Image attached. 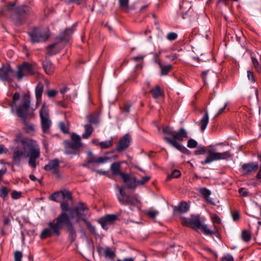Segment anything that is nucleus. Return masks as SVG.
Masks as SVG:
<instances>
[{
  "label": "nucleus",
  "instance_id": "obj_1",
  "mask_svg": "<svg viewBox=\"0 0 261 261\" xmlns=\"http://www.w3.org/2000/svg\"><path fill=\"white\" fill-rule=\"evenodd\" d=\"M163 132L172 137H164V139L167 143L182 152L188 151L186 147L178 142H182L185 138H188L187 132L185 128H180L178 131H175L172 127L167 126L163 128Z\"/></svg>",
  "mask_w": 261,
  "mask_h": 261
},
{
  "label": "nucleus",
  "instance_id": "obj_2",
  "mask_svg": "<svg viewBox=\"0 0 261 261\" xmlns=\"http://www.w3.org/2000/svg\"><path fill=\"white\" fill-rule=\"evenodd\" d=\"M71 223L67 214L62 212L56 220L48 223V228L43 230L40 234V238L44 239L50 237L53 234L59 236L60 234V230L63 226L65 225L68 227Z\"/></svg>",
  "mask_w": 261,
  "mask_h": 261
},
{
  "label": "nucleus",
  "instance_id": "obj_3",
  "mask_svg": "<svg viewBox=\"0 0 261 261\" xmlns=\"http://www.w3.org/2000/svg\"><path fill=\"white\" fill-rule=\"evenodd\" d=\"M30 106V96L24 95L23 97L22 103L19 106L16 112L17 116L22 120L27 131L33 132L35 130L34 125L27 121L32 118L29 114Z\"/></svg>",
  "mask_w": 261,
  "mask_h": 261
},
{
  "label": "nucleus",
  "instance_id": "obj_4",
  "mask_svg": "<svg viewBox=\"0 0 261 261\" xmlns=\"http://www.w3.org/2000/svg\"><path fill=\"white\" fill-rule=\"evenodd\" d=\"M29 34L32 43L45 41L49 37L48 30L44 28H35Z\"/></svg>",
  "mask_w": 261,
  "mask_h": 261
},
{
  "label": "nucleus",
  "instance_id": "obj_5",
  "mask_svg": "<svg viewBox=\"0 0 261 261\" xmlns=\"http://www.w3.org/2000/svg\"><path fill=\"white\" fill-rule=\"evenodd\" d=\"M207 156L205 160L201 162L202 165L208 164L217 160H225L230 156V153L228 151L217 152L214 149L207 150Z\"/></svg>",
  "mask_w": 261,
  "mask_h": 261
},
{
  "label": "nucleus",
  "instance_id": "obj_6",
  "mask_svg": "<svg viewBox=\"0 0 261 261\" xmlns=\"http://www.w3.org/2000/svg\"><path fill=\"white\" fill-rule=\"evenodd\" d=\"M36 66L35 65L30 64L28 62H23L18 66L16 72V76L18 80H21L23 77L32 75L35 73Z\"/></svg>",
  "mask_w": 261,
  "mask_h": 261
},
{
  "label": "nucleus",
  "instance_id": "obj_7",
  "mask_svg": "<svg viewBox=\"0 0 261 261\" xmlns=\"http://www.w3.org/2000/svg\"><path fill=\"white\" fill-rule=\"evenodd\" d=\"M71 141L66 142V151L67 154H75L76 151L82 146L81 139L80 136L72 133L71 135Z\"/></svg>",
  "mask_w": 261,
  "mask_h": 261
},
{
  "label": "nucleus",
  "instance_id": "obj_8",
  "mask_svg": "<svg viewBox=\"0 0 261 261\" xmlns=\"http://www.w3.org/2000/svg\"><path fill=\"white\" fill-rule=\"evenodd\" d=\"M48 109L43 105L40 111V116L41 118V123L42 132L44 134L48 133L49 129L51 125V120L49 118Z\"/></svg>",
  "mask_w": 261,
  "mask_h": 261
},
{
  "label": "nucleus",
  "instance_id": "obj_9",
  "mask_svg": "<svg viewBox=\"0 0 261 261\" xmlns=\"http://www.w3.org/2000/svg\"><path fill=\"white\" fill-rule=\"evenodd\" d=\"M15 75L16 76V72L9 65H3L0 68V79L3 81L11 82Z\"/></svg>",
  "mask_w": 261,
  "mask_h": 261
},
{
  "label": "nucleus",
  "instance_id": "obj_10",
  "mask_svg": "<svg viewBox=\"0 0 261 261\" xmlns=\"http://www.w3.org/2000/svg\"><path fill=\"white\" fill-rule=\"evenodd\" d=\"M118 200L121 204L129 205L131 210L134 206H139V201L136 196L127 195L125 199L118 196Z\"/></svg>",
  "mask_w": 261,
  "mask_h": 261
},
{
  "label": "nucleus",
  "instance_id": "obj_11",
  "mask_svg": "<svg viewBox=\"0 0 261 261\" xmlns=\"http://www.w3.org/2000/svg\"><path fill=\"white\" fill-rule=\"evenodd\" d=\"M117 215L115 214L107 215L99 220V223L103 229L107 230L109 228V226L113 224L117 219Z\"/></svg>",
  "mask_w": 261,
  "mask_h": 261
},
{
  "label": "nucleus",
  "instance_id": "obj_12",
  "mask_svg": "<svg viewBox=\"0 0 261 261\" xmlns=\"http://www.w3.org/2000/svg\"><path fill=\"white\" fill-rule=\"evenodd\" d=\"M88 155V163H92L97 165H100L106 163L111 158H109L106 156H95L93 155L91 151H89L87 153Z\"/></svg>",
  "mask_w": 261,
  "mask_h": 261
},
{
  "label": "nucleus",
  "instance_id": "obj_13",
  "mask_svg": "<svg viewBox=\"0 0 261 261\" xmlns=\"http://www.w3.org/2000/svg\"><path fill=\"white\" fill-rule=\"evenodd\" d=\"M130 139V137L128 134L124 135L119 140L116 146V150L118 152L125 150L129 146Z\"/></svg>",
  "mask_w": 261,
  "mask_h": 261
},
{
  "label": "nucleus",
  "instance_id": "obj_14",
  "mask_svg": "<svg viewBox=\"0 0 261 261\" xmlns=\"http://www.w3.org/2000/svg\"><path fill=\"white\" fill-rule=\"evenodd\" d=\"M111 170L114 175H120L123 181H126L128 177V174L121 172L120 171V163H114L111 166Z\"/></svg>",
  "mask_w": 261,
  "mask_h": 261
},
{
  "label": "nucleus",
  "instance_id": "obj_15",
  "mask_svg": "<svg viewBox=\"0 0 261 261\" xmlns=\"http://www.w3.org/2000/svg\"><path fill=\"white\" fill-rule=\"evenodd\" d=\"M25 157V152L22 150H17L13 153V163L15 165L19 166L20 165L21 160Z\"/></svg>",
  "mask_w": 261,
  "mask_h": 261
},
{
  "label": "nucleus",
  "instance_id": "obj_16",
  "mask_svg": "<svg viewBox=\"0 0 261 261\" xmlns=\"http://www.w3.org/2000/svg\"><path fill=\"white\" fill-rule=\"evenodd\" d=\"M76 24L73 25L72 28L66 29L64 32L61 33L59 36V39L61 41L67 42L69 41L70 36L73 32V28L76 26Z\"/></svg>",
  "mask_w": 261,
  "mask_h": 261
},
{
  "label": "nucleus",
  "instance_id": "obj_17",
  "mask_svg": "<svg viewBox=\"0 0 261 261\" xmlns=\"http://www.w3.org/2000/svg\"><path fill=\"white\" fill-rule=\"evenodd\" d=\"M43 91V84L41 82L38 83L35 88V96L36 98L37 105H39L41 102V97Z\"/></svg>",
  "mask_w": 261,
  "mask_h": 261
},
{
  "label": "nucleus",
  "instance_id": "obj_18",
  "mask_svg": "<svg viewBox=\"0 0 261 261\" xmlns=\"http://www.w3.org/2000/svg\"><path fill=\"white\" fill-rule=\"evenodd\" d=\"M59 161L56 159L49 162L48 164L46 165L44 169L46 171H53L54 172H56L59 166Z\"/></svg>",
  "mask_w": 261,
  "mask_h": 261
},
{
  "label": "nucleus",
  "instance_id": "obj_19",
  "mask_svg": "<svg viewBox=\"0 0 261 261\" xmlns=\"http://www.w3.org/2000/svg\"><path fill=\"white\" fill-rule=\"evenodd\" d=\"M123 182L126 184V186L128 189H135L137 186H139V184H138V179H137L136 177L133 176H130L128 174L126 181Z\"/></svg>",
  "mask_w": 261,
  "mask_h": 261
},
{
  "label": "nucleus",
  "instance_id": "obj_20",
  "mask_svg": "<svg viewBox=\"0 0 261 261\" xmlns=\"http://www.w3.org/2000/svg\"><path fill=\"white\" fill-rule=\"evenodd\" d=\"M191 227L193 229L197 230L200 228L202 225L200 218L198 216H192L191 217Z\"/></svg>",
  "mask_w": 261,
  "mask_h": 261
},
{
  "label": "nucleus",
  "instance_id": "obj_21",
  "mask_svg": "<svg viewBox=\"0 0 261 261\" xmlns=\"http://www.w3.org/2000/svg\"><path fill=\"white\" fill-rule=\"evenodd\" d=\"M258 164L255 163L245 164L242 165V169L247 173H250L256 170Z\"/></svg>",
  "mask_w": 261,
  "mask_h": 261
},
{
  "label": "nucleus",
  "instance_id": "obj_22",
  "mask_svg": "<svg viewBox=\"0 0 261 261\" xmlns=\"http://www.w3.org/2000/svg\"><path fill=\"white\" fill-rule=\"evenodd\" d=\"M43 67L47 74H51L55 69L54 65L49 60H45L43 62Z\"/></svg>",
  "mask_w": 261,
  "mask_h": 261
},
{
  "label": "nucleus",
  "instance_id": "obj_23",
  "mask_svg": "<svg viewBox=\"0 0 261 261\" xmlns=\"http://www.w3.org/2000/svg\"><path fill=\"white\" fill-rule=\"evenodd\" d=\"M189 210V205L186 202H180L174 210L179 214H182L187 212Z\"/></svg>",
  "mask_w": 261,
  "mask_h": 261
},
{
  "label": "nucleus",
  "instance_id": "obj_24",
  "mask_svg": "<svg viewBox=\"0 0 261 261\" xmlns=\"http://www.w3.org/2000/svg\"><path fill=\"white\" fill-rule=\"evenodd\" d=\"M75 210L76 211L77 215L80 217H82L87 215L85 212H87L88 208L87 206L83 203H80L79 205L75 207Z\"/></svg>",
  "mask_w": 261,
  "mask_h": 261
},
{
  "label": "nucleus",
  "instance_id": "obj_25",
  "mask_svg": "<svg viewBox=\"0 0 261 261\" xmlns=\"http://www.w3.org/2000/svg\"><path fill=\"white\" fill-rule=\"evenodd\" d=\"M209 121V116L207 111H205L204 116L200 120L199 123L200 124V129L201 131H204Z\"/></svg>",
  "mask_w": 261,
  "mask_h": 261
},
{
  "label": "nucleus",
  "instance_id": "obj_26",
  "mask_svg": "<svg viewBox=\"0 0 261 261\" xmlns=\"http://www.w3.org/2000/svg\"><path fill=\"white\" fill-rule=\"evenodd\" d=\"M113 137H111L109 140L97 142L96 146L100 147L101 149L109 148L113 145Z\"/></svg>",
  "mask_w": 261,
  "mask_h": 261
},
{
  "label": "nucleus",
  "instance_id": "obj_27",
  "mask_svg": "<svg viewBox=\"0 0 261 261\" xmlns=\"http://www.w3.org/2000/svg\"><path fill=\"white\" fill-rule=\"evenodd\" d=\"M150 93L155 99H157L163 94V92L161 91L160 86L158 85L152 88L150 90Z\"/></svg>",
  "mask_w": 261,
  "mask_h": 261
},
{
  "label": "nucleus",
  "instance_id": "obj_28",
  "mask_svg": "<svg viewBox=\"0 0 261 261\" xmlns=\"http://www.w3.org/2000/svg\"><path fill=\"white\" fill-rule=\"evenodd\" d=\"M31 13V9L27 6H23L18 8L17 14L18 16L30 14Z\"/></svg>",
  "mask_w": 261,
  "mask_h": 261
},
{
  "label": "nucleus",
  "instance_id": "obj_29",
  "mask_svg": "<svg viewBox=\"0 0 261 261\" xmlns=\"http://www.w3.org/2000/svg\"><path fill=\"white\" fill-rule=\"evenodd\" d=\"M199 192L203 195L205 199L209 203H212V200L210 198V196L211 194V191L205 188H201L199 190Z\"/></svg>",
  "mask_w": 261,
  "mask_h": 261
},
{
  "label": "nucleus",
  "instance_id": "obj_30",
  "mask_svg": "<svg viewBox=\"0 0 261 261\" xmlns=\"http://www.w3.org/2000/svg\"><path fill=\"white\" fill-rule=\"evenodd\" d=\"M85 132L82 135L84 139H88L91 135L93 131V128L91 124H86L84 126Z\"/></svg>",
  "mask_w": 261,
  "mask_h": 261
},
{
  "label": "nucleus",
  "instance_id": "obj_31",
  "mask_svg": "<svg viewBox=\"0 0 261 261\" xmlns=\"http://www.w3.org/2000/svg\"><path fill=\"white\" fill-rule=\"evenodd\" d=\"M160 67L161 69V75H165L171 70L172 66L171 64H168L163 66L162 64L159 63Z\"/></svg>",
  "mask_w": 261,
  "mask_h": 261
},
{
  "label": "nucleus",
  "instance_id": "obj_32",
  "mask_svg": "<svg viewBox=\"0 0 261 261\" xmlns=\"http://www.w3.org/2000/svg\"><path fill=\"white\" fill-rule=\"evenodd\" d=\"M20 98V94L18 92H15L12 98V101L11 102H10L9 106L11 108V112L12 113L14 111V108L15 107V102L18 100Z\"/></svg>",
  "mask_w": 261,
  "mask_h": 261
},
{
  "label": "nucleus",
  "instance_id": "obj_33",
  "mask_svg": "<svg viewBox=\"0 0 261 261\" xmlns=\"http://www.w3.org/2000/svg\"><path fill=\"white\" fill-rule=\"evenodd\" d=\"M39 150L36 148H31L28 154V156H29L30 158H32L33 159H38L39 157Z\"/></svg>",
  "mask_w": 261,
  "mask_h": 261
},
{
  "label": "nucleus",
  "instance_id": "obj_34",
  "mask_svg": "<svg viewBox=\"0 0 261 261\" xmlns=\"http://www.w3.org/2000/svg\"><path fill=\"white\" fill-rule=\"evenodd\" d=\"M87 119L89 123L96 124L99 122V116L97 115L91 114L87 117Z\"/></svg>",
  "mask_w": 261,
  "mask_h": 261
},
{
  "label": "nucleus",
  "instance_id": "obj_35",
  "mask_svg": "<svg viewBox=\"0 0 261 261\" xmlns=\"http://www.w3.org/2000/svg\"><path fill=\"white\" fill-rule=\"evenodd\" d=\"M200 228H201L203 231V232L207 235H211L212 234H215L217 232V230L216 229H215L214 230H210L207 226L205 224H202Z\"/></svg>",
  "mask_w": 261,
  "mask_h": 261
},
{
  "label": "nucleus",
  "instance_id": "obj_36",
  "mask_svg": "<svg viewBox=\"0 0 261 261\" xmlns=\"http://www.w3.org/2000/svg\"><path fill=\"white\" fill-rule=\"evenodd\" d=\"M67 228H68V231L69 233V237L71 238L72 241H73L75 239V238L76 236V232L73 228L72 223L70 224V225H69Z\"/></svg>",
  "mask_w": 261,
  "mask_h": 261
},
{
  "label": "nucleus",
  "instance_id": "obj_37",
  "mask_svg": "<svg viewBox=\"0 0 261 261\" xmlns=\"http://www.w3.org/2000/svg\"><path fill=\"white\" fill-rule=\"evenodd\" d=\"M119 5L121 9L127 11L128 9L129 0H119Z\"/></svg>",
  "mask_w": 261,
  "mask_h": 261
},
{
  "label": "nucleus",
  "instance_id": "obj_38",
  "mask_svg": "<svg viewBox=\"0 0 261 261\" xmlns=\"http://www.w3.org/2000/svg\"><path fill=\"white\" fill-rule=\"evenodd\" d=\"M57 43H54L49 45L47 47V54L49 56H52L58 53L57 50L54 49Z\"/></svg>",
  "mask_w": 261,
  "mask_h": 261
},
{
  "label": "nucleus",
  "instance_id": "obj_39",
  "mask_svg": "<svg viewBox=\"0 0 261 261\" xmlns=\"http://www.w3.org/2000/svg\"><path fill=\"white\" fill-rule=\"evenodd\" d=\"M242 238L244 242H248L250 240L251 234L246 230H243L242 232Z\"/></svg>",
  "mask_w": 261,
  "mask_h": 261
},
{
  "label": "nucleus",
  "instance_id": "obj_40",
  "mask_svg": "<svg viewBox=\"0 0 261 261\" xmlns=\"http://www.w3.org/2000/svg\"><path fill=\"white\" fill-rule=\"evenodd\" d=\"M181 173L178 170H174L171 175H168L167 180H169L172 178H178L180 176Z\"/></svg>",
  "mask_w": 261,
  "mask_h": 261
},
{
  "label": "nucleus",
  "instance_id": "obj_41",
  "mask_svg": "<svg viewBox=\"0 0 261 261\" xmlns=\"http://www.w3.org/2000/svg\"><path fill=\"white\" fill-rule=\"evenodd\" d=\"M60 193L64 199H67V200L72 199V195L69 191L66 190H64L63 191H61Z\"/></svg>",
  "mask_w": 261,
  "mask_h": 261
},
{
  "label": "nucleus",
  "instance_id": "obj_42",
  "mask_svg": "<svg viewBox=\"0 0 261 261\" xmlns=\"http://www.w3.org/2000/svg\"><path fill=\"white\" fill-rule=\"evenodd\" d=\"M106 256L109 257L111 258H113L115 256V253L110 248L107 247L105 250Z\"/></svg>",
  "mask_w": 261,
  "mask_h": 261
},
{
  "label": "nucleus",
  "instance_id": "obj_43",
  "mask_svg": "<svg viewBox=\"0 0 261 261\" xmlns=\"http://www.w3.org/2000/svg\"><path fill=\"white\" fill-rule=\"evenodd\" d=\"M58 93V91L55 90H48L45 92V94L47 95L49 98H53L55 97Z\"/></svg>",
  "mask_w": 261,
  "mask_h": 261
},
{
  "label": "nucleus",
  "instance_id": "obj_44",
  "mask_svg": "<svg viewBox=\"0 0 261 261\" xmlns=\"http://www.w3.org/2000/svg\"><path fill=\"white\" fill-rule=\"evenodd\" d=\"M166 38L169 41H173L177 38V34L174 32H170L167 34Z\"/></svg>",
  "mask_w": 261,
  "mask_h": 261
},
{
  "label": "nucleus",
  "instance_id": "obj_45",
  "mask_svg": "<svg viewBox=\"0 0 261 261\" xmlns=\"http://www.w3.org/2000/svg\"><path fill=\"white\" fill-rule=\"evenodd\" d=\"M61 195L60 192H56L51 195L50 199L54 201H58L59 196Z\"/></svg>",
  "mask_w": 261,
  "mask_h": 261
},
{
  "label": "nucleus",
  "instance_id": "obj_46",
  "mask_svg": "<svg viewBox=\"0 0 261 261\" xmlns=\"http://www.w3.org/2000/svg\"><path fill=\"white\" fill-rule=\"evenodd\" d=\"M150 179V176L146 175L142 177L141 180H138V184L139 185H143Z\"/></svg>",
  "mask_w": 261,
  "mask_h": 261
},
{
  "label": "nucleus",
  "instance_id": "obj_47",
  "mask_svg": "<svg viewBox=\"0 0 261 261\" xmlns=\"http://www.w3.org/2000/svg\"><path fill=\"white\" fill-rule=\"evenodd\" d=\"M197 142L195 140L192 139H190L188 140L187 143V146L189 148H195L197 146Z\"/></svg>",
  "mask_w": 261,
  "mask_h": 261
},
{
  "label": "nucleus",
  "instance_id": "obj_48",
  "mask_svg": "<svg viewBox=\"0 0 261 261\" xmlns=\"http://www.w3.org/2000/svg\"><path fill=\"white\" fill-rule=\"evenodd\" d=\"M82 220L85 222L88 228L91 232H94L95 231V227L93 225H92L89 221H87L85 219L82 218Z\"/></svg>",
  "mask_w": 261,
  "mask_h": 261
},
{
  "label": "nucleus",
  "instance_id": "obj_49",
  "mask_svg": "<svg viewBox=\"0 0 261 261\" xmlns=\"http://www.w3.org/2000/svg\"><path fill=\"white\" fill-rule=\"evenodd\" d=\"M22 253L21 251H16L14 253V261H21Z\"/></svg>",
  "mask_w": 261,
  "mask_h": 261
},
{
  "label": "nucleus",
  "instance_id": "obj_50",
  "mask_svg": "<svg viewBox=\"0 0 261 261\" xmlns=\"http://www.w3.org/2000/svg\"><path fill=\"white\" fill-rule=\"evenodd\" d=\"M205 153H207V150H206L205 148L202 147H198L197 150L194 152V153L196 155L203 154Z\"/></svg>",
  "mask_w": 261,
  "mask_h": 261
},
{
  "label": "nucleus",
  "instance_id": "obj_51",
  "mask_svg": "<svg viewBox=\"0 0 261 261\" xmlns=\"http://www.w3.org/2000/svg\"><path fill=\"white\" fill-rule=\"evenodd\" d=\"M8 193V190L6 187H3L0 189V197L5 198L7 196Z\"/></svg>",
  "mask_w": 261,
  "mask_h": 261
},
{
  "label": "nucleus",
  "instance_id": "obj_52",
  "mask_svg": "<svg viewBox=\"0 0 261 261\" xmlns=\"http://www.w3.org/2000/svg\"><path fill=\"white\" fill-rule=\"evenodd\" d=\"M158 213H159L158 211L154 210H149L147 212V215L149 218L153 219L156 217Z\"/></svg>",
  "mask_w": 261,
  "mask_h": 261
},
{
  "label": "nucleus",
  "instance_id": "obj_53",
  "mask_svg": "<svg viewBox=\"0 0 261 261\" xmlns=\"http://www.w3.org/2000/svg\"><path fill=\"white\" fill-rule=\"evenodd\" d=\"M125 189V187H124V186L121 187L119 188L120 195H117V197L119 196L121 198H123L124 199L126 198V197L127 195H126V193L124 191Z\"/></svg>",
  "mask_w": 261,
  "mask_h": 261
},
{
  "label": "nucleus",
  "instance_id": "obj_54",
  "mask_svg": "<svg viewBox=\"0 0 261 261\" xmlns=\"http://www.w3.org/2000/svg\"><path fill=\"white\" fill-rule=\"evenodd\" d=\"M61 208L62 209L63 212H67L69 211V205L67 202H63L61 204Z\"/></svg>",
  "mask_w": 261,
  "mask_h": 261
},
{
  "label": "nucleus",
  "instance_id": "obj_55",
  "mask_svg": "<svg viewBox=\"0 0 261 261\" xmlns=\"http://www.w3.org/2000/svg\"><path fill=\"white\" fill-rule=\"evenodd\" d=\"M59 126L61 130L64 133H67L68 131V128L66 126L65 123L61 122L59 123Z\"/></svg>",
  "mask_w": 261,
  "mask_h": 261
},
{
  "label": "nucleus",
  "instance_id": "obj_56",
  "mask_svg": "<svg viewBox=\"0 0 261 261\" xmlns=\"http://www.w3.org/2000/svg\"><path fill=\"white\" fill-rule=\"evenodd\" d=\"M182 223L183 225H185L186 226L191 227V218H184L182 219Z\"/></svg>",
  "mask_w": 261,
  "mask_h": 261
},
{
  "label": "nucleus",
  "instance_id": "obj_57",
  "mask_svg": "<svg viewBox=\"0 0 261 261\" xmlns=\"http://www.w3.org/2000/svg\"><path fill=\"white\" fill-rule=\"evenodd\" d=\"M239 193L243 197H246L248 195V192L245 188H242L239 190Z\"/></svg>",
  "mask_w": 261,
  "mask_h": 261
},
{
  "label": "nucleus",
  "instance_id": "obj_58",
  "mask_svg": "<svg viewBox=\"0 0 261 261\" xmlns=\"http://www.w3.org/2000/svg\"><path fill=\"white\" fill-rule=\"evenodd\" d=\"M221 261H234V260L231 255L227 254L222 257Z\"/></svg>",
  "mask_w": 261,
  "mask_h": 261
},
{
  "label": "nucleus",
  "instance_id": "obj_59",
  "mask_svg": "<svg viewBox=\"0 0 261 261\" xmlns=\"http://www.w3.org/2000/svg\"><path fill=\"white\" fill-rule=\"evenodd\" d=\"M247 77L249 80H250L252 82H255V79L254 77V74L252 72L250 71H248L247 72Z\"/></svg>",
  "mask_w": 261,
  "mask_h": 261
},
{
  "label": "nucleus",
  "instance_id": "obj_60",
  "mask_svg": "<svg viewBox=\"0 0 261 261\" xmlns=\"http://www.w3.org/2000/svg\"><path fill=\"white\" fill-rule=\"evenodd\" d=\"M12 197L13 199H17L20 197L21 193L16 191H14L12 193Z\"/></svg>",
  "mask_w": 261,
  "mask_h": 261
},
{
  "label": "nucleus",
  "instance_id": "obj_61",
  "mask_svg": "<svg viewBox=\"0 0 261 261\" xmlns=\"http://www.w3.org/2000/svg\"><path fill=\"white\" fill-rule=\"evenodd\" d=\"M36 159H33L32 158H30V160L29 161V164L30 166H31L33 168H35L36 167Z\"/></svg>",
  "mask_w": 261,
  "mask_h": 261
},
{
  "label": "nucleus",
  "instance_id": "obj_62",
  "mask_svg": "<svg viewBox=\"0 0 261 261\" xmlns=\"http://www.w3.org/2000/svg\"><path fill=\"white\" fill-rule=\"evenodd\" d=\"M213 221L214 222L217 223L218 224H220L221 223V219L220 217L217 215H215L213 216Z\"/></svg>",
  "mask_w": 261,
  "mask_h": 261
},
{
  "label": "nucleus",
  "instance_id": "obj_63",
  "mask_svg": "<svg viewBox=\"0 0 261 261\" xmlns=\"http://www.w3.org/2000/svg\"><path fill=\"white\" fill-rule=\"evenodd\" d=\"M227 106V103H226H226H224V106H223L222 108H221V109H220L219 110V111H218V113H217V114L216 115V116H216V117H217V116H218V115H219L220 114H221V113H223V112L224 111V110L225 109V108H226Z\"/></svg>",
  "mask_w": 261,
  "mask_h": 261
},
{
  "label": "nucleus",
  "instance_id": "obj_64",
  "mask_svg": "<svg viewBox=\"0 0 261 261\" xmlns=\"http://www.w3.org/2000/svg\"><path fill=\"white\" fill-rule=\"evenodd\" d=\"M232 218L234 221H237L239 220L240 215L238 212H234L232 214Z\"/></svg>",
  "mask_w": 261,
  "mask_h": 261
}]
</instances>
